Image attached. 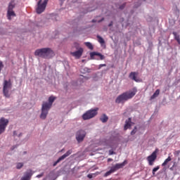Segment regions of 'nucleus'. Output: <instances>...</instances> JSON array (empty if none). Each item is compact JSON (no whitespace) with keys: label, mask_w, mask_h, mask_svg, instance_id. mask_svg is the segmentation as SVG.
<instances>
[{"label":"nucleus","mask_w":180,"mask_h":180,"mask_svg":"<svg viewBox=\"0 0 180 180\" xmlns=\"http://www.w3.org/2000/svg\"><path fill=\"white\" fill-rule=\"evenodd\" d=\"M51 109V105L50 104H47V103H44L41 107V113L40 115V119L44 120L47 117V115H49V111Z\"/></svg>","instance_id":"423d86ee"},{"label":"nucleus","mask_w":180,"mask_h":180,"mask_svg":"<svg viewBox=\"0 0 180 180\" xmlns=\"http://www.w3.org/2000/svg\"><path fill=\"white\" fill-rule=\"evenodd\" d=\"M137 94V89H134L133 91H126L118 96L115 99V103H124L129 99H131Z\"/></svg>","instance_id":"f03ea898"},{"label":"nucleus","mask_w":180,"mask_h":180,"mask_svg":"<svg viewBox=\"0 0 180 180\" xmlns=\"http://www.w3.org/2000/svg\"><path fill=\"white\" fill-rule=\"evenodd\" d=\"M2 68H4V63H2V62H0V72Z\"/></svg>","instance_id":"7c9ffc66"},{"label":"nucleus","mask_w":180,"mask_h":180,"mask_svg":"<svg viewBox=\"0 0 180 180\" xmlns=\"http://www.w3.org/2000/svg\"><path fill=\"white\" fill-rule=\"evenodd\" d=\"M73 48L76 49V50H79V49H82L81 47H79V43L78 42H75L73 44Z\"/></svg>","instance_id":"b1692460"},{"label":"nucleus","mask_w":180,"mask_h":180,"mask_svg":"<svg viewBox=\"0 0 180 180\" xmlns=\"http://www.w3.org/2000/svg\"><path fill=\"white\" fill-rule=\"evenodd\" d=\"M107 144H108V142L105 141L104 146H106Z\"/></svg>","instance_id":"a19ab883"},{"label":"nucleus","mask_w":180,"mask_h":180,"mask_svg":"<svg viewBox=\"0 0 180 180\" xmlns=\"http://www.w3.org/2000/svg\"><path fill=\"white\" fill-rule=\"evenodd\" d=\"M93 175H94L95 176H96V174H93Z\"/></svg>","instance_id":"37998d69"},{"label":"nucleus","mask_w":180,"mask_h":180,"mask_svg":"<svg viewBox=\"0 0 180 180\" xmlns=\"http://www.w3.org/2000/svg\"><path fill=\"white\" fill-rule=\"evenodd\" d=\"M15 148V147H13V148H12V150H13Z\"/></svg>","instance_id":"c03bdc74"},{"label":"nucleus","mask_w":180,"mask_h":180,"mask_svg":"<svg viewBox=\"0 0 180 180\" xmlns=\"http://www.w3.org/2000/svg\"><path fill=\"white\" fill-rule=\"evenodd\" d=\"M95 22H96L95 20H92L93 23H95Z\"/></svg>","instance_id":"ea45409f"},{"label":"nucleus","mask_w":180,"mask_h":180,"mask_svg":"<svg viewBox=\"0 0 180 180\" xmlns=\"http://www.w3.org/2000/svg\"><path fill=\"white\" fill-rule=\"evenodd\" d=\"M85 136H86V132L84 130H79L76 134V139L78 143H81V141H84L85 139Z\"/></svg>","instance_id":"9d476101"},{"label":"nucleus","mask_w":180,"mask_h":180,"mask_svg":"<svg viewBox=\"0 0 180 180\" xmlns=\"http://www.w3.org/2000/svg\"><path fill=\"white\" fill-rule=\"evenodd\" d=\"M110 161H113V159H112V158H108V162H110Z\"/></svg>","instance_id":"c9c22d12"},{"label":"nucleus","mask_w":180,"mask_h":180,"mask_svg":"<svg viewBox=\"0 0 180 180\" xmlns=\"http://www.w3.org/2000/svg\"><path fill=\"white\" fill-rule=\"evenodd\" d=\"M11 89H12V82L11 79H5L3 83V94L6 98H11V94H9Z\"/></svg>","instance_id":"7ed1b4c3"},{"label":"nucleus","mask_w":180,"mask_h":180,"mask_svg":"<svg viewBox=\"0 0 180 180\" xmlns=\"http://www.w3.org/2000/svg\"><path fill=\"white\" fill-rule=\"evenodd\" d=\"M22 167H23V163L22 162L17 163V165H16L17 169H20V168H22Z\"/></svg>","instance_id":"a878e982"},{"label":"nucleus","mask_w":180,"mask_h":180,"mask_svg":"<svg viewBox=\"0 0 180 180\" xmlns=\"http://www.w3.org/2000/svg\"><path fill=\"white\" fill-rule=\"evenodd\" d=\"M41 176H43V173H41V174H38L37 176V178H41Z\"/></svg>","instance_id":"f704fd0d"},{"label":"nucleus","mask_w":180,"mask_h":180,"mask_svg":"<svg viewBox=\"0 0 180 180\" xmlns=\"http://www.w3.org/2000/svg\"><path fill=\"white\" fill-rule=\"evenodd\" d=\"M157 153H158V149H156L150 155L147 157V161L149 165H154V162L157 160Z\"/></svg>","instance_id":"6e6552de"},{"label":"nucleus","mask_w":180,"mask_h":180,"mask_svg":"<svg viewBox=\"0 0 180 180\" xmlns=\"http://www.w3.org/2000/svg\"><path fill=\"white\" fill-rule=\"evenodd\" d=\"M97 39H98V43H100V44H105V39H103V38H102V37L97 35Z\"/></svg>","instance_id":"4be33fe9"},{"label":"nucleus","mask_w":180,"mask_h":180,"mask_svg":"<svg viewBox=\"0 0 180 180\" xmlns=\"http://www.w3.org/2000/svg\"><path fill=\"white\" fill-rule=\"evenodd\" d=\"M138 75H139V73L136 72H131L129 74V78L133 81H135V82H140V79L137 78Z\"/></svg>","instance_id":"2eb2a0df"},{"label":"nucleus","mask_w":180,"mask_h":180,"mask_svg":"<svg viewBox=\"0 0 180 180\" xmlns=\"http://www.w3.org/2000/svg\"><path fill=\"white\" fill-rule=\"evenodd\" d=\"M48 2H49V0H44L42 4H43L44 6H47Z\"/></svg>","instance_id":"c756f323"},{"label":"nucleus","mask_w":180,"mask_h":180,"mask_svg":"<svg viewBox=\"0 0 180 180\" xmlns=\"http://www.w3.org/2000/svg\"><path fill=\"white\" fill-rule=\"evenodd\" d=\"M105 20V18H102L101 20H98V23H101V22H103V20Z\"/></svg>","instance_id":"e433bc0d"},{"label":"nucleus","mask_w":180,"mask_h":180,"mask_svg":"<svg viewBox=\"0 0 180 180\" xmlns=\"http://www.w3.org/2000/svg\"><path fill=\"white\" fill-rule=\"evenodd\" d=\"M160 169V166H157L156 167L153 168L152 170L153 175H155V172Z\"/></svg>","instance_id":"393cba45"},{"label":"nucleus","mask_w":180,"mask_h":180,"mask_svg":"<svg viewBox=\"0 0 180 180\" xmlns=\"http://www.w3.org/2000/svg\"><path fill=\"white\" fill-rule=\"evenodd\" d=\"M175 39L180 44V37H179V36H176Z\"/></svg>","instance_id":"cd10ccee"},{"label":"nucleus","mask_w":180,"mask_h":180,"mask_svg":"<svg viewBox=\"0 0 180 180\" xmlns=\"http://www.w3.org/2000/svg\"><path fill=\"white\" fill-rule=\"evenodd\" d=\"M84 44L88 47V49H89V50H94V46L91 42H85Z\"/></svg>","instance_id":"5701e85b"},{"label":"nucleus","mask_w":180,"mask_h":180,"mask_svg":"<svg viewBox=\"0 0 180 180\" xmlns=\"http://www.w3.org/2000/svg\"><path fill=\"white\" fill-rule=\"evenodd\" d=\"M98 115V108L89 110L82 115L83 120H89Z\"/></svg>","instance_id":"0eeeda50"},{"label":"nucleus","mask_w":180,"mask_h":180,"mask_svg":"<svg viewBox=\"0 0 180 180\" xmlns=\"http://www.w3.org/2000/svg\"><path fill=\"white\" fill-rule=\"evenodd\" d=\"M126 164H127V160H124L122 163L116 164L115 166H112L108 172L105 173L104 176L105 177L109 176V175H110L111 174H113V172H116L117 169H120V168H123V167H124Z\"/></svg>","instance_id":"39448f33"},{"label":"nucleus","mask_w":180,"mask_h":180,"mask_svg":"<svg viewBox=\"0 0 180 180\" xmlns=\"http://www.w3.org/2000/svg\"><path fill=\"white\" fill-rule=\"evenodd\" d=\"M90 57L91 60H103L105 58V56L98 52L90 53Z\"/></svg>","instance_id":"ddd939ff"},{"label":"nucleus","mask_w":180,"mask_h":180,"mask_svg":"<svg viewBox=\"0 0 180 180\" xmlns=\"http://www.w3.org/2000/svg\"><path fill=\"white\" fill-rule=\"evenodd\" d=\"M34 56L41 57V58L49 59L54 57V51L51 48H42L37 49Z\"/></svg>","instance_id":"f257e3e1"},{"label":"nucleus","mask_w":180,"mask_h":180,"mask_svg":"<svg viewBox=\"0 0 180 180\" xmlns=\"http://www.w3.org/2000/svg\"><path fill=\"white\" fill-rule=\"evenodd\" d=\"M42 2V0H39L37 3V7L36 8L37 13L39 14L43 13L44 11H46V5H44Z\"/></svg>","instance_id":"9b49d317"},{"label":"nucleus","mask_w":180,"mask_h":180,"mask_svg":"<svg viewBox=\"0 0 180 180\" xmlns=\"http://www.w3.org/2000/svg\"><path fill=\"white\" fill-rule=\"evenodd\" d=\"M16 6V4H15V1H11L8 4V10H7V18L8 20H12V17L15 18L16 16V13L13 11L15 7Z\"/></svg>","instance_id":"20e7f679"},{"label":"nucleus","mask_w":180,"mask_h":180,"mask_svg":"<svg viewBox=\"0 0 180 180\" xmlns=\"http://www.w3.org/2000/svg\"><path fill=\"white\" fill-rule=\"evenodd\" d=\"M131 118H129L127 120L125 121V124L124 126V130H127V129H130L131 127Z\"/></svg>","instance_id":"f3484780"},{"label":"nucleus","mask_w":180,"mask_h":180,"mask_svg":"<svg viewBox=\"0 0 180 180\" xmlns=\"http://www.w3.org/2000/svg\"><path fill=\"white\" fill-rule=\"evenodd\" d=\"M54 101H56V97L50 96L49 98V103H47V104L50 105L51 108V106L53 105V102H54Z\"/></svg>","instance_id":"aec40b11"},{"label":"nucleus","mask_w":180,"mask_h":180,"mask_svg":"<svg viewBox=\"0 0 180 180\" xmlns=\"http://www.w3.org/2000/svg\"><path fill=\"white\" fill-rule=\"evenodd\" d=\"M83 53H84V49L79 48V49H77V51L75 52H71L70 54L73 57H75L76 58L79 59V58H81Z\"/></svg>","instance_id":"4468645a"},{"label":"nucleus","mask_w":180,"mask_h":180,"mask_svg":"<svg viewBox=\"0 0 180 180\" xmlns=\"http://www.w3.org/2000/svg\"><path fill=\"white\" fill-rule=\"evenodd\" d=\"M113 154H115V152H113V150H109L110 155H113Z\"/></svg>","instance_id":"473e14b6"},{"label":"nucleus","mask_w":180,"mask_h":180,"mask_svg":"<svg viewBox=\"0 0 180 180\" xmlns=\"http://www.w3.org/2000/svg\"><path fill=\"white\" fill-rule=\"evenodd\" d=\"M124 6H126V4H122V6H120V9H124Z\"/></svg>","instance_id":"72a5a7b5"},{"label":"nucleus","mask_w":180,"mask_h":180,"mask_svg":"<svg viewBox=\"0 0 180 180\" xmlns=\"http://www.w3.org/2000/svg\"><path fill=\"white\" fill-rule=\"evenodd\" d=\"M179 153H180V150H178V151H177V154H179Z\"/></svg>","instance_id":"79ce46f5"},{"label":"nucleus","mask_w":180,"mask_h":180,"mask_svg":"<svg viewBox=\"0 0 180 180\" xmlns=\"http://www.w3.org/2000/svg\"><path fill=\"white\" fill-rule=\"evenodd\" d=\"M101 67H106V64H100V65H99V68H98L99 70H101Z\"/></svg>","instance_id":"2f4dec72"},{"label":"nucleus","mask_w":180,"mask_h":180,"mask_svg":"<svg viewBox=\"0 0 180 180\" xmlns=\"http://www.w3.org/2000/svg\"><path fill=\"white\" fill-rule=\"evenodd\" d=\"M71 154H72V150H68L64 155H63L62 156H60L57 161H56L53 163V167H56L57 165V164H58V162H60V161H63V160H65V158H67V157H69V155H71Z\"/></svg>","instance_id":"f8f14e48"},{"label":"nucleus","mask_w":180,"mask_h":180,"mask_svg":"<svg viewBox=\"0 0 180 180\" xmlns=\"http://www.w3.org/2000/svg\"><path fill=\"white\" fill-rule=\"evenodd\" d=\"M8 123L9 120L5 119V117L0 119V134H2V133L5 131V129H6V126H8Z\"/></svg>","instance_id":"1a4fd4ad"},{"label":"nucleus","mask_w":180,"mask_h":180,"mask_svg":"<svg viewBox=\"0 0 180 180\" xmlns=\"http://www.w3.org/2000/svg\"><path fill=\"white\" fill-rule=\"evenodd\" d=\"M172 159L171 158L170 156H168V158L164 161V162L162 164V167H165L167 164Z\"/></svg>","instance_id":"412c9836"},{"label":"nucleus","mask_w":180,"mask_h":180,"mask_svg":"<svg viewBox=\"0 0 180 180\" xmlns=\"http://www.w3.org/2000/svg\"><path fill=\"white\" fill-rule=\"evenodd\" d=\"M93 175L94 174H89L87 175V178H89V179H92V178H94Z\"/></svg>","instance_id":"c85d7f7f"},{"label":"nucleus","mask_w":180,"mask_h":180,"mask_svg":"<svg viewBox=\"0 0 180 180\" xmlns=\"http://www.w3.org/2000/svg\"><path fill=\"white\" fill-rule=\"evenodd\" d=\"M108 120L109 117H108L105 114H103L100 118V120L101 122H102V123H106V122H108Z\"/></svg>","instance_id":"a211bd4d"},{"label":"nucleus","mask_w":180,"mask_h":180,"mask_svg":"<svg viewBox=\"0 0 180 180\" xmlns=\"http://www.w3.org/2000/svg\"><path fill=\"white\" fill-rule=\"evenodd\" d=\"M135 133H137V127H135L134 129L131 131V135L134 136Z\"/></svg>","instance_id":"bb28decb"},{"label":"nucleus","mask_w":180,"mask_h":180,"mask_svg":"<svg viewBox=\"0 0 180 180\" xmlns=\"http://www.w3.org/2000/svg\"><path fill=\"white\" fill-rule=\"evenodd\" d=\"M16 134H16V131H13V135H14V136H16Z\"/></svg>","instance_id":"58836bf2"},{"label":"nucleus","mask_w":180,"mask_h":180,"mask_svg":"<svg viewBox=\"0 0 180 180\" xmlns=\"http://www.w3.org/2000/svg\"><path fill=\"white\" fill-rule=\"evenodd\" d=\"M108 26L110 27V26H113V22H111L109 25H108Z\"/></svg>","instance_id":"4c0bfd02"},{"label":"nucleus","mask_w":180,"mask_h":180,"mask_svg":"<svg viewBox=\"0 0 180 180\" xmlns=\"http://www.w3.org/2000/svg\"><path fill=\"white\" fill-rule=\"evenodd\" d=\"M33 173H32V170H29V172H25V176H23L21 180H30Z\"/></svg>","instance_id":"dca6fc26"},{"label":"nucleus","mask_w":180,"mask_h":180,"mask_svg":"<svg viewBox=\"0 0 180 180\" xmlns=\"http://www.w3.org/2000/svg\"><path fill=\"white\" fill-rule=\"evenodd\" d=\"M160 95V89H157L155 93L150 96V99H155Z\"/></svg>","instance_id":"6ab92c4d"}]
</instances>
